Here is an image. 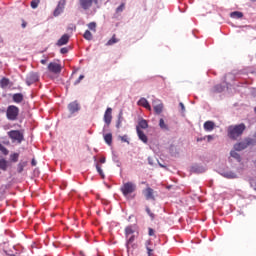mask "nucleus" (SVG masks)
I'll return each instance as SVG.
<instances>
[{"instance_id": "nucleus-6", "label": "nucleus", "mask_w": 256, "mask_h": 256, "mask_svg": "<svg viewBox=\"0 0 256 256\" xmlns=\"http://www.w3.org/2000/svg\"><path fill=\"white\" fill-rule=\"evenodd\" d=\"M61 64L56 63V62H50L48 64V71H50V73H54L55 75H59V73H61Z\"/></svg>"}, {"instance_id": "nucleus-56", "label": "nucleus", "mask_w": 256, "mask_h": 256, "mask_svg": "<svg viewBox=\"0 0 256 256\" xmlns=\"http://www.w3.org/2000/svg\"><path fill=\"white\" fill-rule=\"evenodd\" d=\"M251 1L256 2V0H251Z\"/></svg>"}, {"instance_id": "nucleus-9", "label": "nucleus", "mask_w": 256, "mask_h": 256, "mask_svg": "<svg viewBox=\"0 0 256 256\" xmlns=\"http://www.w3.org/2000/svg\"><path fill=\"white\" fill-rule=\"evenodd\" d=\"M39 81V74L35 72H31L27 77H26V83L27 85H33V83H37Z\"/></svg>"}, {"instance_id": "nucleus-14", "label": "nucleus", "mask_w": 256, "mask_h": 256, "mask_svg": "<svg viewBox=\"0 0 256 256\" xmlns=\"http://www.w3.org/2000/svg\"><path fill=\"white\" fill-rule=\"evenodd\" d=\"M79 109V103H77V101H74L68 105V110L70 113H77Z\"/></svg>"}, {"instance_id": "nucleus-40", "label": "nucleus", "mask_w": 256, "mask_h": 256, "mask_svg": "<svg viewBox=\"0 0 256 256\" xmlns=\"http://www.w3.org/2000/svg\"><path fill=\"white\" fill-rule=\"evenodd\" d=\"M125 10V3H122L120 6L116 8V13H123Z\"/></svg>"}, {"instance_id": "nucleus-18", "label": "nucleus", "mask_w": 256, "mask_h": 256, "mask_svg": "<svg viewBox=\"0 0 256 256\" xmlns=\"http://www.w3.org/2000/svg\"><path fill=\"white\" fill-rule=\"evenodd\" d=\"M12 99L14 101V103H23V94L21 93H16L12 96Z\"/></svg>"}, {"instance_id": "nucleus-41", "label": "nucleus", "mask_w": 256, "mask_h": 256, "mask_svg": "<svg viewBox=\"0 0 256 256\" xmlns=\"http://www.w3.org/2000/svg\"><path fill=\"white\" fill-rule=\"evenodd\" d=\"M248 143H250V145H252V146L256 145V133L254 134V136L252 138H248Z\"/></svg>"}, {"instance_id": "nucleus-26", "label": "nucleus", "mask_w": 256, "mask_h": 256, "mask_svg": "<svg viewBox=\"0 0 256 256\" xmlns=\"http://www.w3.org/2000/svg\"><path fill=\"white\" fill-rule=\"evenodd\" d=\"M159 127H160V129H164L165 131L169 130V126H167V124H165V120H163V118H161L159 120Z\"/></svg>"}, {"instance_id": "nucleus-39", "label": "nucleus", "mask_w": 256, "mask_h": 256, "mask_svg": "<svg viewBox=\"0 0 256 256\" xmlns=\"http://www.w3.org/2000/svg\"><path fill=\"white\" fill-rule=\"evenodd\" d=\"M0 151L3 153V155H9V150L3 144L0 143Z\"/></svg>"}, {"instance_id": "nucleus-42", "label": "nucleus", "mask_w": 256, "mask_h": 256, "mask_svg": "<svg viewBox=\"0 0 256 256\" xmlns=\"http://www.w3.org/2000/svg\"><path fill=\"white\" fill-rule=\"evenodd\" d=\"M83 79H85V76L80 75L79 78L74 82V85H79V83H81V81H83Z\"/></svg>"}, {"instance_id": "nucleus-27", "label": "nucleus", "mask_w": 256, "mask_h": 256, "mask_svg": "<svg viewBox=\"0 0 256 256\" xmlns=\"http://www.w3.org/2000/svg\"><path fill=\"white\" fill-rule=\"evenodd\" d=\"M7 167H8V165H7V160H5V159H0V169H1L2 171H7Z\"/></svg>"}, {"instance_id": "nucleus-11", "label": "nucleus", "mask_w": 256, "mask_h": 256, "mask_svg": "<svg viewBox=\"0 0 256 256\" xmlns=\"http://www.w3.org/2000/svg\"><path fill=\"white\" fill-rule=\"evenodd\" d=\"M153 107L156 115H161V113H163V103L160 101H154Z\"/></svg>"}, {"instance_id": "nucleus-3", "label": "nucleus", "mask_w": 256, "mask_h": 256, "mask_svg": "<svg viewBox=\"0 0 256 256\" xmlns=\"http://www.w3.org/2000/svg\"><path fill=\"white\" fill-rule=\"evenodd\" d=\"M6 117L9 121H17L19 117V107L15 105H10L6 110Z\"/></svg>"}, {"instance_id": "nucleus-57", "label": "nucleus", "mask_w": 256, "mask_h": 256, "mask_svg": "<svg viewBox=\"0 0 256 256\" xmlns=\"http://www.w3.org/2000/svg\"><path fill=\"white\" fill-rule=\"evenodd\" d=\"M254 111H255V113H256V107H255Z\"/></svg>"}, {"instance_id": "nucleus-44", "label": "nucleus", "mask_w": 256, "mask_h": 256, "mask_svg": "<svg viewBox=\"0 0 256 256\" xmlns=\"http://www.w3.org/2000/svg\"><path fill=\"white\" fill-rule=\"evenodd\" d=\"M146 212H147V214L149 215V217H151V219H155V214H153V213L151 212V209L146 208Z\"/></svg>"}, {"instance_id": "nucleus-19", "label": "nucleus", "mask_w": 256, "mask_h": 256, "mask_svg": "<svg viewBox=\"0 0 256 256\" xmlns=\"http://www.w3.org/2000/svg\"><path fill=\"white\" fill-rule=\"evenodd\" d=\"M222 176L226 179H237V174L233 171L224 172Z\"/></svg>"}, {"instance_id": "nucleus-43", "label": "nucleus", "mask_w": 256, "mask_h": 256, "mask_svg": "<svg viewBox=\"0 0 256 256\" xmlns=\"http://www.w3.org/2000/svg\"><path fill=\"white\" fill-rule=\"evenodd\" d=\"M60 53H61L62 55H65V54L69 53V48H67V47L61 48V49H60Z\"/></svg>"}, {"instance_id": "nucleus-28", "label": "nucleus", "mask_w": 256, "mask_h": 256, "mask_svg": "<svg viewBox=\"0 0 256 256\" xmlns=\"http://www.w3.org/2000/svg\"><path fill=\"white\" fill-rule=\"evenodd\" d=\"M135 233V230H133V227L128 226L125 229V235L129 239V235H133Z\"/></svg>"}, {"instance_id": "nucleus-37", "label": "nucleus", "mask_w": 256, "mask_h": 256, "mask_svg": "<svg viewBox=\"0 0 256 256\" xmlns=\"http://www.w3.org/2000/svg\"><path fill=\"white\" fill-rule=\"evenodd\" d=\"M96 169L99 175L102 177V179H105V174L103 173V169H101L99 164H96Z\"/></svg>"}, {"instance_id": "nucleus-52", "label": "nucleus", "mask_w": 256, "mask_h": 256, "mask_svg": "<svg viewBox=\"0 0 256 256\" xmlns=\"http://www.w3.org/2000/svg\"><path fill=\"white\" fill-rule=\"evenodd\" d=\"M106 159L105 157L100 158V163H105Z\"/></svg>"}, {"instance_id": "nucleus-48", "label": "nucleus", "mask_w": 256, "mask_h": 256, "mask_svg": "<svg viewBox=\"0 0 256 256\" xmlns=\"http://www.w3.org/2000/svg\"><path fill=\"white\" fill-rule=\"evenodd\" d=\"M31 165H32V167H35L37 165V161L35 159H32Z\"/></svg>"}, {"instance_id": "nucleus-30", "label": "nucleus", "mask_w": 256, "mask_h": 256, "mask_svg": "<svg viewBox=\"0 0 256 256\" xmlns=\"http://www.w3.org/2000/svg\"><path fill=\"white\" fill-rule=\"evenodd\" d=\"M88 29H90V31H93L95 33L97 31V23L96 22H90L88 24Z\"/></svg>"}, {"instance_id": "nucleus-24", "label": "nucleus", "mask_w": 256, "mask_h": 256, "mask_svg": "<svg viewBox=\"0 0 256 256\" xmlns=\"http://www.w3.org/2000/svg\"><path fill=\"white\" fill-rule=\"evenodd\" d=\"M138 127H140V129H147L149 127V123H147V120L142 119L139 121L138 123Z\"/></svg>"}, {"instance_id": "nucleus-13", "label": "nucleus", "mask_w": 256, "mask_h": 256, "mask_svg": "<svg viewBox=\"0 0 256 256\" xmlns=\"http://www.w3.org/2000/svg\"><path fill=\"white\" fill-rule=\"evenodd\" d=\"M69 43V34H64L62 37L57 41L58 47H63V45H67Z\"/></svg>"}, {"instance_id": "nucleus-10", "label": "nucleus", "mask_w": 256, "mask_h": 256, "mask_svg": "<svg viewBox=\"0 0 256 256\" xmlns=\"http://www.w3.org/2000/svg\"><path fill=\"white\" fill-rule=\"evenodd\" d=\"M112 113H113V109L111 108L106 109L104 113V122L106 123V125H111V121L113 119Z\"/></svg>"}, {"instance_id": "nucleus-54", "label": "nucleus", "mask_w": 256, "mask_h": 256, "mask_svg": "<svg viewBox=\"0 0 256 256\" xmlns=\"http://www.w3.org/2000/svg\"><path fill=\"white\" fill-rule=\"evenodd\" d=\"M197 141H203V138H198Z\"/></svg>"}, {"instance_id": "nucleus-49", "label": "nucleus", "mask_w": 256, "mask_h": 256, "mask_svg": "<svg viewBox=\"0 0 256 256\" xmlns=\"http://www.w3.org/2000/svg\"><path fill=\"white\" fill-rule=\"evenodd\" d=\"M25 27H27V22H25V20L22 21V28L25 29Z\"/></svg>"}, {"instance_id": "nucleus-32", "label": "nucleus", "mask_w": 256, "mask_h": 256, "mask_svg": "<svg viewBox=\"0 0 256 256\" xmlns=\"http://www.w3.org/2000/svg\"><path fill=\"white\" fill-rule=\"evenodd\" d=\"M149 245H151L150 240H148V241L146 242V249H147V254H148L149 256H153V249H151V247H149Z\"/></svg>"}, {"instance_id": "nucleus-4", "label": "nucleus", "mask_w": 256, "mask_h": 256, "mask_svg": "<svg viewBox=\"0 0 256 256\" xmlns=\"http://www.w3.org/2000/svg\"><path fill=\"white\" fill-rule=\"evenodd\" d=\"M142 194L145 197L146 201H156V192L153 190V188L149 187V184H147V187L142 190Z\"/></svg>"}, {"instance_id": "nucleus-8", "label": "nucleus", "mask_w": 256, "mask_h": 256, "mask_svg": "<svg viewBox=\"0 0 256 256\" xmlns=\"http://www.w3.org/2000/svg\"><path fill=\"white\" fill-rule=\"evenodd\" d=\"M93 3H97V0H79L80 7L87 11V9H91L93 7Z\"/></svg>"}, {"instance_id": "nucleus-15", "label": "nucleus", "mask_w": 256, "mask_h": 256, "mask_svg": "<svg viewBox=\"0 0 256 256\" xmlns=\"http://www.w3.org/2000/svg\"><path fill=\"white\" fill-rule=\"evenodd\" d=\"M136 131L139 139L142 140L143 143H147L148 138L147 135H145V132H143L139 127L136 128Z\"/></svg>"}, {"instance_id": "nucleus-36", "label": "nucleus", "mask_w": 256, "mask_h": 256, "mask_svg": "<svg viewBox=\"0 0 256 256\" xmlns=\"http://www.w3.org/2000/svg\"><path fill=\"white\" fill-rule=\"evenodd\" d=\"M96 169L99 175L102 177V179H105V174L103 173V169H101L99 164H96Z\"/></svg>"}, {"instance_id": "nucleus-47", "label": "nucleus", "mask_w": 256, "mask_h": 256, "mask_svg": "<svg viewBox=\"0 0 256 256\" xmlns=\"http://www.w3.org/2000/svg\"><path fill=\"white\" fill-rule=\"evenodd\" d=\"M121 141H123L124 143H129V141L127 140V136H122Z\"/></svg>"}, {"instance_id": "nucleus-29", "label": "nucleus", "mask_w": 256, "mask_h": 256, "mask_svg": "<svg viewBox=\"0 0 256 256\" xmlns=\"http://www.w3.org/2000/svg\"><path fill=\"white\" fill-rule=\"evenodd\" d=\"M83 37L84 39H86V41H91V39H93V34L91 33V31L86 30Z\"/></svg>"}, {"instance_id": "nucleus-21", "label": "nucleus", "mask_w": 256, "mask_h": 256, "mask_svg": "<svg viewBox=\"0 0 256 256\" xmlns=\"http://www.w3.org/2000/svg\"><path fill=\"white\" fill-rule=\"evenodd\" d=\"M104 141L107 143V145H112L113 143V134L107 133L104 135Z\"/></svg>"}, {"instance_id": "nucleus-25", "label": "nucleus", "mask_w": 256, "mask_h": 256, "mask_svg": "<svg viewBox=\"0 0 256 256\" xmlns=\"http://www.w3.org/2000/svg\"><path fill=\"white\" fill-rule=\"evenodd\" d=\"M25 167H27V162H20L17 165V171L18 173H23V170L25 169Z\"/></svg>"}, {"instance_id": "nucleus-31", "label": "nucleus", "mask_w": 256, "mask_h": 256, "mask_svg": "<svg viewBox=\"0 0 256 256\" xmlns=\"http://www.w3.org/2000/svg\"><path fill=\"white\" fill-rule=\"evenodd\" d=\"M39 3H41V0H32L30 3V7L33 9H37L39 7Z\"/></svg>"}, {"instance_id": "nucleus-46", "label": "nucleus", "mask_w": 256, "mask_h": 256, "mask_svg": "<svg viewBox=\"0 0 256 256\" xmlns=\"http://www.w3.org/2000/svg\"><path fill=\"white\" fill-rule=\"evenodd\" d=\"M148 235H149L150 237H153V235H155V230H153V228H149V229H148Z\"/></svg>"}, {"instance_id": "nucleus-5", "label": "nucleus", "mask_w": 256, "mask_h": 256, "mask_svg": "<svg viewBox=\"0 0 256 256\" xmlns=\"http://www.w3.org/2000/svg\"><path fill=\"white\" fill-rule=\"evenodd\" d=\"M8 137L12 139V141H17V143H22L23 142V133L19 130H11L8 132Z\"/></svg>"}, {"instance_id": "nucleus-16", "label": "nucleus", "mask_w": 256, "mask_h": 256, "mask_svg": "<svg viewBox=\"0 0 256 256\" xmlns=\"http://www.w3.org/2000/svg\"><path fill=\"white\" fill-rule=\"evenodd\" d=\"M9 85H11V80H9V78L4 77L0 80L1 89H7V87H9Z\"/></svg>"}, {"instance_id": "nucleus-55", "label": "nucleus", "mask_w": 256, "mask_h": 256, "mask_svg": "<svg viewBox=\"0 0 256 256\" xmlns=\"http://www.w3.org/2000/svg\"><path fill=\"white\" fill-rule=\"evenodd\" d=\"M255 191H256V184H255V187H254Z\"/></svg>"}, {"instance_id": "nucleus-22", "label": "nucleus", "mask_w": 256, "mask_h": 256, "mask_svg": "<svg viewBox=\"0 0 256 256\" xmlns=\"http://www.w3.org/2000/svg\"><path fill=\"white\" fill-rule=\"evenodd\" d=\"M232 19H243V12L234 11L230 14Z\"/></svg>"}, {"instance_id": "nucleus-12", "label": "nucleus", "mask_w": 256, "mask_h": 256, "mask_svg": "<svg viewBox=\"0 0 256 256\" xmlns=\"http://www.w3.org/2000/svg\"><path fill=\"white\" fill-rule=\"evenodd\" d=\"M137 105H139V107H144V109H147L148 111H151V105L145 98H140L137 102Z\"/></svg>"}, {"instance_id": "nucleus-7", "label": "nucleus", "mask_w": 256, "mask_h": 256, "mask_svg": "<svg viewBox=\"0 0 256 256\" xmlns=\"http://www.w3.org/2000/svg\"><path fill=\"white\" fill-rule=\"evenodd\" d=\"M249 146H251V144L249 143V139L246 138L242 142H238V143L234 144V150L235 151H243V150L247 149V147H249Z\"/></svg>"}, {"instance_id": "nucleus-17", "label": "nucleus", "mask_w": 256, "mask_h": 256, "mask_svg": "<svg viewBox=\"0 0 256 256\" xmlns=\"http://www.w3.org/2000/svg\"><path fill=\"white\" fill-rule=\"evenodd\" d=\"M204 129H205V131H213V129H215V122L206 121L204 123Z\"/></svg>"}, {"instance_id": "nucleus-38", "label": "nucleus", "mask_w": 256, "mask_h": 256, "mask_svg": "<svg viewBox=\"0 0 256 256\" xmlns=\"http://www.w3.org/2000/svg\"><path fill=\"white\" fill-rule=\"evenodd\" d=\"M223 85H221V84H218V85H216L215 87H214V91H215V93H222V91H223Z\"/></svg>"}, {"instance_id": "nucleus-50", "label": "nucleus", "mask_w": 256, "mask_h": 256, "mask_svg": "<svg viewBox=\"0 0 256 256\" xmlns=\"http://www.w3.org/2000/svg\"><path fill=\"white\" fill-rule=\"evenodd\" d=\"M40 63H41L42 65H47V60H46V59H42V60L40 61Z\"/></svg>"}, {"instance_id": "nucleus-33", "label": "nucleus", "mask_w": 256, "mask_h": 256, "mask_svg": "<svg viewBox=\"0 0 256 256\" xmlns=\"http://www.w3.org/2000/svg\"><path fill=\"white\" fill-rule=\"evenodd\" d=\"M66 4H67V0H60V1L58 2L57 7H59L62 11H64Z\"/></svg>"}, {"instance_id": "nucleus-35", "label": "nucleus", "mask_w": 256, "mask_h": 256, "mask_svg": "<svg viewBox=\"0 0 256 256\" xmlns=\"http://www.w3.org/2000/svg\"><path fill=\"white\" fill-rule=\"evenodd\" d=\"M10 159L13 163H17L19 161V153L11 154Z\"/></svg>"}, {"instance_id": "nucleus-34", "label": "nucleus", "mask_w": 256, "mask_h": 256, "mask_svg": "<svg viewBox=\"0 0 256 256\" xmlns=\"http://www.w3.org/2000/svg\"><path fill=\"white\" fill-rule=\"evenodd\" d=\"M63 10L62 8H60L59 6L56 7V9L54 10V17H59L62 14Z\"/></svg>"}, {"instance_id": "nucleus-2", "label": "nucleus", "mask_w": 256, "mask_h": 256, "mask_svg": "<svg viewBox=\"0 0 256 256\" xmlns=\"http://www.w3.org/2000/svg\"><path fill=\"white\" fill-rule=\"evenodd\" d=\"M120 191L124 197H127V195H131V193L137 191V185L133 182H126L121 186Z\"/></svg>"}, {"instance_id": "nucleus-1", "label": "nucleus", "mask_w": 256, "mask_h": 256, "mask_svg": "<svg viewBox=\"0 0 256 256\" xmlns=\"http://www.w3.org/2000/svg\"><path fill=\"white\" fill-rule=\"evenodd\" d=\"M245 129H247V127L245 126L244 123H241L238 125H231L228 127V130H227L228 137L230 139H233L234 141H237V139H239V137L243 135V133L245 132Z\"/></svg>"}, {"instance_id": "nucleus-20", "label": "nucleus", "mask_w": 256, "mask_h": 256, "mask_svg": "<svg viewBox=\"0 0 256 256\" xmlns=\"http://www.w3.org/2000/svg\"><path fill=\"white\" fill-rule=\"evenodd\" d=\"M115 43H119V39H117V35L113 34L112 39L107 41L106 46L111 47V45H115Z\"/></svg>"}, {"instance_id": "nucleus-53", "label": "nucleus", "mask_w": 256, "mask_h": 256, "mask_svg": "<svg viewBox=\"0 0 256 256\" xmlns=\"http://www.w3.org/2000/svg\"><path fill=\"white\" fill-rule=\"evenodd\" d=\"M207 139H208V141H211V140H213V136L208 135V136H207Z\"/></svg>"}, {"instance_id": "nucleus-45", "label": "nucleus", "mask_w": 256, "mask_h": 256, "mask_svg": "<svg viewBox=\"0 0 256 256\" xmlns=\"http://www.w3.org/2000/svg\"><path fill=\"white\" fill-rule=\"evenodd\" d=\"M135 241V235H132L131 237L128 238L127 244L131 245Z\"/></svg>"}, {"instance_id": "nucleus-51", "label": "nucleus", "mask_w": 256, "mask_h": 256, "mask_svg": "<svg viewBox=\"0 0 256 256\" xmlns=\"http://www.w3.org/2000/svg\"><path fill=\"white\" fill-rule=\"evenodd\" d=\"M180 107H181V109H182V111H185V105L183 104V102H180Z\"/></svg>"}, {"instance_id": "nucleus-23", "label": "nucleus", "mask_w": 256, "mask_h": 256, "mask_svg": "<svg viewBox=\"0 0 256 256\" xmlns=\"http://www.w3.org/2000/svg\"><path fill=\"white\" fill-rule=\"evenodd\" d=\"M230 156L233 157V159H236V161H238V163H241V155L239 153H237L236 150H232L230 152Z\"/></svg>"}]
</instances>
